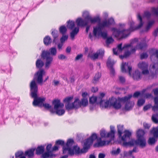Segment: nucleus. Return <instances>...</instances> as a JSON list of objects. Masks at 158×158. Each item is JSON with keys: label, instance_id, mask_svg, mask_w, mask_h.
Here are the masks:
<instances>
[{"label": "nucleus", "instance_id": "nucleus-15", "mask_svg": "<svg viewBox=\"0 0 158 158\" xmlns=\"http://www.w3.org/2000/svg\"><path fill=\"white\" fill-rule=\"evenodd\" d=\"M138 67L142 70V73L144 75L148 74L149 73V71L148 68V63L141 62L138 64Z\"/></svg>", "mask_w": 158, "mask_h": 158}, {"label": "nucleus", "instance_id": "nucleus-13", "mask_svg": "<svg viewBox=\"0 0 158 158\" xmlns=\"http://www.w3.org/2000/svg\"><path fill=\"white\" fill-rule=\"evenodd\" d=\"M100 135L102 138L109 137L110 139L112 140L113 139L114 136V127L113 126H110V131L107 133L106 131L102 130L101 131Z\"/></svg>", "mask_w": 158, "mask_h": 158}, {"label": "nucleus", "instance_id": "nucleus-55", "mask_svg": "<svg viewBox=\"0 0 158 158\" xmlns=\"http://www.w3.org/2000/svg\"><path fill=\"white\" fill-rule=\"evenodd\" d=\"M151 15L150 12L148 11L145 12L144 14V16L147 18H149L151 17Z\"/></svg>", "mask_w": 158, "mask_h": 158}, {"label": "nucleus", "instance_id": "nucleus-35", "mask_svg": "<svg viewBox=\"0 0 158 158\" xmlns=\"http://www.w3.org/2000/svg\"><path fill=\"white\" fill-rule=\"evenodd\" d=\"M73 103L74 108H77L81 106L80 102H79V99L78 98L76 99Z\"/></svg>", "mask_w": 158, "mask_h": 158}, {"label": "nucleus", "instance_id": "nucleus-44", "mask_svg": "<svg viewBox=\"0 0 158 158\" xmlns=\"http://www.w3.org/2000/svg\"><path fill=\"white\" fill-rule=\"evenodd\" d=\"M145 100L143 99H139L137 102V105L139 106H142L145 103Z\"/></svg>", "mask_w": 158, "mask_h": 158}, {"label": "nucleus", "instance_id": "nucleus-64", "mask_svg": "<svg viewBox=\"0 0 158 158\" xmlns=\"http://www.w3.org/2000/svg\"><path fill=\"white\" fill-rule=\"evenodd\" d=\"M154 100V104H158V96L155 97Z\"/></svg>", "mask_w": 158, "mask_h": 158}, {"label": "nucleus", "instance_id": "nucleus-19", "mask_svg": "<svg viewBox=\"0 0 158 158\" xmlns=\"http://www.w3.org/2000/svg\"><path fill=\"white\" fill-rule=\"evenodd\" d=\"M131 96V97L128 99L127 100H126V101H120V103H121V102H127L125 106V108L126 110H130L132 108V107L134 105V102H128V101L130 100V99L132 97V95H129L128 96H125V97H128L129 96ZM121 105V104H120Z\"/></svg>", "mask_w": 158, "mask_h": 158}, {"label": "nucleus", "instance_id": "nucleus-17", "mask_svg": "<svg viewBox=\"0 0 158 158\" xmlns=\"http://www.w3.org/2000/svg\"><path fill=\"white\" fill-rule=\"evenodd\" d=\"M104 54V51L102 50H99L96 53L92 54L89 52L88 54V57L91 59L95 60L97 59L98 57H102Z\"/></svg>", "mask_w": 158, "mask_h": 158}, {"label": "nucleus", "instance_id": "nucleus-6", "mask_svg": "<svg viewBox=\"0 0 158 158\" xmlns=\"http://www.w3.org/2000/svg\"><path fill=\"white\" fill-rule=\"evenodd\" d=\"M151 59L152 62H155L150 66L151 76L154 77L158 72V49H155L153 50V53L151 56Z\"/></svg>", "mask_w": 158, "mask_h": 158}, {"label": "nucleus", "instance_id": "nucleus-14", "mask_svg": "<svg viewBox=\"0 0 158 158\" xmlns=\"http://www.w3.org/2000/svg\"><path fill=\"white\" fill-rule=\"evenodd\" d=\"M146 46V44H140L136 45L135 48L131 49V51L126 52L124 56H121V58L123 59L124 57H126L129 56L131 54L134 53L136 49H142Z\"/></svg>", "mask_w": 158, "mask_h": 158}, {"label": "nucleus", "instance_id": "nucleus-36", "mask_svg": "<svg viewBox=\"0 0 158 158\" xmlns=\"http://www.w3.org/2000/svg\"><path fill=\"white\" fill-rule=\"evenodd\" d=\"M44 42L46 45H48L50 44L51 42V40L50 38L48 36H46L44 39Z\"/></svg>", "mask_w": 158, "mask_h": 158}, {"label": "nucleus", "instance_id": "nucleus-20", "mask_svg": "<svg viewBox=\"0 0 158 158\" xmlns=\"http://www.w3.org/2000/svg\"><path fill=\"white\" fill-rule=\"evenodd\" d=\"M127 69L128 71L129 74L131 75V72L132 70V67L128 65V63H123L121 66V71L122 72H126L127 71Z\"/></svg>", "mask_w": 158, "mask_h": 158}, {"label": "nucleus", "instance_id": "nucleus-1", "mask_svg": "<svg viewBox=\"0 0 158 158\" xmlns=\"http://www.w3.org/2000/svg\"><path fill=\"white\" fill-rule=\"evenodd\" d=\"M45 73V72L44 70L40 69L35 75L33 80L30 84L31 95V97L34 99L33 104L35 106H39L40 104L43 103L45 100L44 98L37 97L38 86L35 82L36 81L38 83L41 84L43 82V76L44 75Z\"/></svg>", "mask_w": 158, "mask_h": 158}, {"label": "nucleus", "instance_id": "nucleus-62", "mask_svg": "<svg viewBox=\"0 0 158 158\" xmlns=\"http://www.w3.org/2000/svg\"><path fill=\"white\" fill-rule=\"evenodd\" d=\"M158 33V28H156L154 31L153 33V35L155 36L156 37L157 36Z\"/></svg>", "mask_w": 158, "mask_h": 158}, {"label": "nucleus", "instance_id": "nucleus-31", "mask_svg": "<svg viewBox=\"0 0 158 158\" xmlns=\"http://www.w3.org/2000/svg\"><path fill=\"white\" fill-rule=\"evenodd\" d=\"M44 65V62L40 59H38L36 62V67L38 68H42Z\"/></svg>", "mask_w": 158, "mask_h": 158}, {"label": "nucleus", "instance_id": "nucleus-39", "mask_svg": "<svg viewBox=\"0 0 158 158\" xmlns=\"http://www.w3.org/2000/svg\"><path fill=\"white\" fill-rule=\"evenodd\" d=\"M67 27L70 29H72L75 26L74 22L73 21H70V20L68 22Z\"/></svg>", "mask_w": 158, "mask_h": 158}, {"label": "nucleus", "instance_id": "nucleus-34", "mask_svg": "<svg viewBox=\"0 0 158 158\" xmlns=\"http://www.w3.org/2000/svg\"><path fill=\"white\" fill-rule=\"evenodd\" d=\"M50 53V55L55 56L56 55L57 51L55 48L52 47L49 49V51H48Z\"/></svg>", "mask_w": 158, "mask_h": 158}, {"label": "nucleus", "instance_id": "nucleus-49", "mask_svg": "<svg viewBox=\"0 0 158 158\" xmlns=\"http://www.w3.org/2000/svg\"><path fill=\"white\" fill-rule=\"evenodd\" d=\"M148 56V55L146 53H143L140 55V58L141 59L147 58Z\"/></svg>", "mask_w": 158, "mask_h": 158}, {"label": "nucleus", "instance_id": "nucleus-4", "mask_svg": "<svg viewBox=\"0 0 158 158\" xmlns=\"http://www.w3.org/2000/svg\"><path fill=\"white\" fill-rule=\"evenodd\" d=\"M137 18L139 21V23L137 27L134 26V23L131 21L130 22V28L128 29L120 31L115 28H112V31H113V35L116 37L121 36L122 38H125L129 35L131 31L140 28L143 26V23L142 21V18L139 14H138Z\"/></svg>", "mask_w": 158, "mask_h": 158}, {"label": "nucleus", "instance_id": "nucleus-46", "mask_svg": "<svg viewBox=\"0 0 158 158\" xmlns=\"http://www.w3.org/2000/svg\"><path fill=\"white\" fill-rule=\"evenodd\" d=\"M121 150L119 148H118L116 150H113L111 152L112 155H118L120 152Z\"/></svg>", "mask_w": 158, "mask_h": 158}, {"label": "nucleus", "instance_id": "nucleus-51", "mask_svg": "<svg viewBox=\"0 0 158 158\" xmlns=\"http://www.w3.org/2000/svg\"><path fill=\"white\" fill-rule=\"evenodd\" d=\"M68 36L67 35H63L60 39L61 43H63L64 41L68 39Z\"/></svg>", "mask_w": 158, "mask_h": 158}, {"label": "nucleus", "instance_id": "nucleus-41", "mask_svg": "<svg viewBox=\"0 0 158 158\" xmlns=\"http://www.w3.org/2000/svg\"><path fill=\"white\" fill-rule=\"evenodd\" d=\"M15 155L16 158L19 157V158H26L25 156L23 155V153L21 151H19L16 153Z\"/></svg>", "mask_w": 158, "mask_h": 158}, {"label": "nucleus", "instance_id": "nucleus-38", "mask_svg": "<svg viewBox=\"0 0 158 158\" xmlns=\"http://www.w3.org/2000/svg\"><path fill=\"white\" fill-rule=\"evenodd\" d=\"M115 63V62L114 61H112L111 59L109 57L107 62V66L108 67H113V65Z\"/></svg>", "mask_w": 158, "mask_h": 158}, {"label": "nucleus", "instance_id": "nucleus-29", "mask_svg": "<svg viewBox=\"0 0 158 158\" xmlns=\"http://www.w3.org/2000/svg\"><path fill=\"white\" fill-rule=\"evenodd\" d=\"M151 133H152L154 137L157 138L158 137V126L156 127H154L151 131Z\"/></svg>", "mask_w": 158, "mask_h": 158}, {"label": "nucleus", "instance_id": "nucleus-28", "mask_svg": "<svg viewBox=\"0 0 158 158\" xmlns=\"http://www.w3.org/2000/svg\"><path fill=\"white\" fill-rule=\"evenodd\" d=\"M44 150V147L42 146L37 147L36 150V153L37 155H40L43 153Z\"/></svg>", "mask_w": 158, "mask_h": 158}, {"label": "nucleus", "instance_id": "nucleus-42", "mask_svg": "<svg viewBox=\"0 0 158 158\" xmlns=\"http://www.w3.org/2000/svg\"><path fill=\"white\" fill-rule=\"evenodd\" d=\"M59 31L60 33L64 34L67 31V28L66 27L64 26H61L59 28Z\"/></svg>", "mask_w": 158, "mask_h": 158}, {"label": "nucleus", "instance_id": "nucleus-12", "mask_svg": "<svg viewBox=\"0 0 158 158\" xmlns=\"http://www.w3.org/2000/svg\"><path fill=\"white\" fill-rule=\"evenodd\" d=\"M41 56L43 59L46 60L45 67L48 69L53 60V57L50 55V53L48 51H43L41 54Z\"/></svg>", "mask_w": 158, "mask_h": 158}, {"label": "nucleus", "instance_id": "nucleus-9", "mask_svg": "<svg viewBox=\"0 0 158 158\" xmlns=\"http://www.w3.org/2000/svg\"><path fill=\"white\" fill-rule=\"evenodd\" d=\"M123 129V125H119L118 126V131L119 137L121 142H122V145L123 146L124 143L127 142V141L129 140L131 133L128 131L126 130L124 132L123 136H122L121 135Z\"/></svg>", "mask_w": 158, "mask_h": 158}, {"label": "nucleus", "instance_id": "nucleus-40", "mask_svg": "<svg viewBox=\"0 0 158 158\" xmlns=\"http://www.w3.org/2000/svg\"><path fill=\"white\" fill-rule=\"evenodd\" d=\"M101 77V74L100 73H97L95 76L94 79L93 81V82L96 83L98 81L99 79Z\"/></svg>", "mask_w": 158, "mask_h": 158}, {"label": "nucleus", "instance_id": "nucleus-47", "mask_svg": "<svg viewBox=\"0 0 158 158\" xmlns=\"http://www.w3.org/2000/svg\"><path fill=\"white\" fill-rule=\"evenodd\" d=\"M154 23V21L153 20L149 22L146 27V30L147 31L150 28Z\"/></svg>", "mask_w": 158, "mask_h": 158}, {"label": "nucleus", "instance_id": "nucleus-25", "mask_svg": "<svg viewBox=\"0 0 158 158\" xmlns=\"http://www.w3.org/2000/svg\"><path fill=\"white\" fill-rule=\"evenodd\" d=\"M79 31V27H76L70 33V37L72 40H73L74 39L75 35H77Z\"/></svg>", "mask_w": 158, "mask_h": 158}, {"label": "nucleus", "instance_id": "nucleus-48", "mask_svg": "<svg viewBox=\"0 0 158 158\" xmlns=\"http://www.w3.org/2000/svg\"><path fill=\"white\" fill-rule=\"evenodd\" d=\"M52 33L54 39L53 41H55V39L58 36V35L57 34V32L56 31L54 30L52 31Z\"/></svg>", "mask_w": 158, "mask_h": 158}, {"label": "nucleus", "instance_id": "nucleus-8", "mask_svg": "<svg viewBox=\"0 0 158 158\" xmlns=\"http://www.w3.org/2000/svg\"><path fill=\"white\" fill-rule=\"evenodd\" d=\"M96 139H97V142L94 144V146L96 147H102L108 145L110 144L111 141V140L107 141L102 140L101 138H98L97 135L96 134L94 133L89 138L85 141V142H84V145H85V143L88 140L89 141L91 140H93L92 142L89 146V149L90 146L93 143V141Z\"/></svg>", "mask_w": 158, "mask_h": 158}, {"label": "nucleus", "instance_id": "nucleus-53", "mask_svg": "<svg viewBox=\"0 0 158 158\" xmlns=\"http://www.w3.org/2000/svg\"><path fill=\"white\" fill-rule=\"evenodd\" d=\"M64 144V142L61 140H58L56 141V145H60L63 146Z\"/></svg>", "mask_w": 158, "mask_h": 158}, {"label": "nucleus", "instance_id": "nucleus-45", "mask_svg": "<svg viewBox=\"0 0 158 158\" xmlns=\"http://www.w3.org/2000/svg\"><path fill=\"white\" fill-rule=\"evenodd\" d=\"M98 101V98L96 97H92L89 98V102L91 103H94L96 102L97 100Z\"/></svg>", "mask_w": 158, "mask_h": 158}, {"label": "nucleus", "instance_id": "nucleus-2", "mask_svg": "<svg viewBox=\"0 0 158 158\" xmlns=\"http://www.w3.org/2000/svg\"><path fill=\"white\" fill-rule=\"evenodd\" d=\"M92 140H91L89 141L88 140L85 143L83 148L80 150L79 147L77 145H73L74 141L73 139L68 140L65 146H64L63 148V154L65 155L60 158H67L68 156V154L73 156L74 153L78 154L86 153L89 149V146L92 142Z\"/></svg>", "mask_w": 158, "mask_h": 158}, {"label": "nucleus", "instance_id": "nucleus-52", "mask_svg": "<svg viewBox=\"0 0 158 158\" xmlns=\"http://www.w3.org/2000/svg\"><path fill=\"white\" fill-rule=\"evenodd\" d=\"M52 146V145L51 144H49L47 146L46 149L47 152H52V148H51Z\"/></svg>", "mask_w": 158, "mask_h": 158}, {"label": "nucleus", "instance_id": "nucleus-10", "mask_svg": "<svg viewBox=\"0 0 158 158\" xmlns=\"http://www.w3.org/2000/svg\"><path fill=\"white\" fill-rule=\"evenodd\" d=\"M138 41V40L137 39L135 38L131 40L130 44H125L123 48L122 47V43L119 44L118 45L117 48L113 49V52L114 54L115 55H117L121 52L123 49L131 46L133 44L137 42Z\"/></svg>", "mask_w": 158, "mask_h": 158}, {"label": "nucleus", "instance_id": "nucleus-54", "mask_svg": "<svg viewBox=\"0 0 158 158\" xmlns=\"http://www.w3.org/2000/svg\"><path fill=\"white\" fill-rule=\"evenodd\" d=\"M152 110L154 111H158V104H154V105L152 106Z\"/></svg>", "mask_w": 158, "mask_h": 158}, {"label": "nucleus", "instance_id": "nucleus-21", "mask_svg": "<svg viewBox=\"0 0 158 158\" xmlns=\"http://www.w3.org/2000/svg\"><path fill=\"white\" fill-rule=\"evenodd\" d=\"M133 78L134 80H139L142 78V73L138 70H136L133 74Z\"/></svg>", "mask_w": 158, "mask_h": 158}, {"label": "nucleus", "instance_id": "nucleus-50", "mask_svg": "<svg viewBox=\"0 0 158 158\" xmlns=\"http://www.w3.org/2000/svg\"><path fill=\"white\" fill-rule=\"evenodd\" d=\"M113 41L114 40L112 37H109L106 40V43L107 44H109L112 43L113 42Z\"/></svg>", "mask_w": 158, "mask_h": 158}, {"label": "nucleus", "instance_id": "nucleus-59", "mask_svg": "<svg viewBox=\"0 0 158 158\" xmlns=\"http://www.w3.org/2000/svg\"><path fill=\"white\" fill-rule=\"evenodd\" d=\"M82 56L83 55L81 54L77 55L75 59V60L77 61L79 60V59H81L82 57Z\"/></svg>", "mask_w": 158, "mask_h": 158}, {"label": "nucleus", "instance_id": "nucleus-22", "mask_svg": "<svg viewBox=\"0 0 158 158\" xmlns=\"http://www.w3.org/2000/svg\"><path fill=\"white\" fill-rule=\"evenodd\" d=\"M78 26H85L87 25L88 24V22L83 20L81 18H79L76 20Z\"/></svg>", "mask_w": 158, "mask_h": 158}, {"label": "nucleus", "instance_id": "nucleus-56", "mask_svg": "<svg viewBox=\"0 0 158 158\" xmlns=\"http://www.w3.org/2000/svg\"><path fill=\"white\" fill-rule=\"evenodd\" d=\"M119 79L120 81L122 83H124L125 81V78L122 76H119Z\"/></svg>", "mask_w": 158, "mask_h": 158}, {"label": "nucleus", "instance_id": "nucleus-33", "mask_svg": "<svg viewBox=\"0 0 158 158\" xmlns=\"http://www.w3.org/2000/svg\"><path fill=\"white\" fill-rule=\"evenodd\" d=\"M43 106L45 108L49 109L51 113H54L55 112V111L52 108L51 106L49 104L43 103Z\"/></svg>", "mask_w": 158, "mask_h": 158}, {"label": "nucleus", "instance_id": "nucleus-16", "mask_svg": "<svg viewBox=\"0 0 158 158\" xmlns=\"http://www.w3.org/2000/svg\"><path fill=\"white\" fill-rule=\"evenodd\" d=\"M73 99V97H70L65 98L63 100L64 102L66 103L65 106L66 109L68 110L74 108L73 103H71Z\"/></svg>", "mask_w": 158, "mask_h": 158}, {"label": "nucleus", "instance_id": "nucleus-24", "mask_svg": "<svg viewBox=\"0 0 158 158\" xmlns=\"http://www.w3.org/2000/svg\"><path fill=\"white\" fill-rule=\"evenodd\" d=\"M35 148H32L28 151H26L25 155L27 156L29 158L33 157L34 156V152Z\"/></svg>", "mask_w": 158, "mask_h": 158}, {"label": "nucleus", "instance_id": "nucleus-27", "mask_svg": "<svg viewBox=\"0 0 158 158\" xmlns=\"http://www.w3.org/2000/svg\"><path fill=\"white\" fill-rule=\"evenodd\" d=\"M157 138L154 137H150L148 141V144L151 145H155L156 142L157 141Z\"/></svg>", "mask_w": 158, "mask_h": 158}, {"label": "nucleus", "instance_id": "nucleus-58", "mask_svg": "<svg viewBox=\"0 0 158 158\" xmlns=\"http://www.w3.org/2000/svg\"><path fill=\"white\" fill-rule=\"evenodd\" d=\"M58 58L60 60H64L66 58V57L63 54H60L58 56Z\"/></svg>", "mask_w": 158, "mask_h": 158}, {"label": "nucleus", "instance_id": "nucleus-26", "mask_svg": "<svg viewBox=\"0 0 158 158\" xmlns=\"http://www.w3.org/2000/svg\"><path fill=\"white\" fill-rule=\"evenodd\" d=\"M90 22L91 23L94 24L96 23H99L100 21V19L98 17H96L92 18L91 17H89V19L87 22Z\"/></svg>", "mask_w": 158, "mask_h": 158}, {"label": "nucleus", "instance_id": "nucleus-63", "mask_svg": "<svg viewBox=\"0 0 158 158\" xmlns=\"http://www.w3.org/2000/svg\"><path fill=\"white\" fill-rule=\"evenodd\" d=\"M153 91L155 95H158V88L153 89Z\"/></svg>", "mask_w": 158, "mask_h": 158}, {"label": "nucleus", "instance_id": "nucleus-7", "mask_svg": "<svg viewBox=\"0 0 158 158\" xmlns=\"http://www.w3.org/2000/svg\"><path fill=\"white\" fill-rule=\"evenodd\" d=\"M102 28L98 24V26L94 27L93 30V35L91 33L89 34V38L93 40L94 39V37H97L100 36L102 37L103 39H106L107 38V34L106 31H102Z\"/></svg>", "mask_w": 158, "mask_h": 158}, {"label": "nucleus", "instance_id": "nucleus-18", "mask_svg": "<svg viewBox=\"0 0 158 158\" xmlns=\"http://www.w3.org/2000/svg\"><path fill=\"white\" fill-rule=\"evenodd\" d=\"M114 23V19L112 18H110L108 21H103L102 23H99L98 24L103 28L105 27H109L110 25Z\"/></svg>", "mask_w": 158, "mask_h": 158}, {"label": "nucleus", "instance_id": "nucleus-61", "mask_svg": "<svg viewBox=\"0 0 158 158\" xmlns=\"http://www.w3.org/2000/svg\"><path fill=\"white\" fill-rule=\"evenodd\" d=\"M110 71V73L114 75L115 73V70L113 67H109Z\"/></svg>", "mask_w": 158, "mask_h": 158}, {"label": "nucleus", "instance_id": "nucleus-3", "mask_svg": "<svg viewBox=\"0 0 158 158\" xmlns=\"http://www.w3.org/2000/svg\"><path fill=\"white\" fill-rule=\"evenodd\" d=\"M105 94L103 93L100 94V96L98 97V101L99 102L100 106L101 108H106L113 106L116 109H118L121 108V106L120 101H126L131 96L130 95L128 97H124L122 98H118L117 99L115 98H112L108 100H102V98L105 96Z\"/></svg>", "mask_w": 158, "mask_h": 158}, {"label": "nucleus", "instance_id": "nucleus-23", "mask_svg": "<svg viewBox=\"0 0 158 158\" xmlns=\"http://www.w3.org/2000/svg\"><path fill=\"white\" fill-rule=\"evenodd\" d=\"M56 156V155L53 154L52 152H48L43 154L42 157L43 158H53Z\"/></svg>", "mask_w": 158, "mask_h": 158}, {"label": "nucleus", "instance_id": "nucleus-37", "mask_svg": "<svg viewBox=\"0 0 158 158\" xmlns=\"http://www.w3.org/2000/svg\"><path fill=\"white\" fill-rule=\"evenodd\" d=\"M81 106H86L88 104V101L87 98H84L82 99L80 102Z\"/></svg>", "mask_w": 158, "mask_h": 158}, {"label": "nucleus", "instance_id": "nucleus-43", "mask_svg": "<svg viewBox=\"0 0 158 158\" xmlns=\"http://www.w3.org/2000/svg\"><path fill=\"white\" fill-rule=\"evenodd\" d=\"M83 16L85 18L86 20L87 21L89 19V17H90L91 16L89 15V13L87 11H85L83 14Z\"/></svg>", "mask_w": 158, "mask_h": 158}, {"label": "nucleus", "instance_id": "nucleus-60", "mask_svg": "<svg viewBox=\"0 0 158 158\" xmlns=\"http://www.w3.org/2000/svg\"><path fill=\"white\" fill-rule=\"evenodd\" d=\"M140 95V93L139 92H135L133 95V97L134 98H137Z\"/></svg>", "mask_w": 158, "mask_h": 158}, {"label": "nucleus", "instance_id": "nucleus-32", "mask_svg": "<svg viewBox=\"0 0 158 158\" xmlns=\"http://www.w3.org/2000/svg\"><path fill=\"white\" fill-rule=\"evenodd\" d=\"M137 152L138 151L136 148H135L133 149L132 150L128 152H124V155L125 156H131V155L133 152Z\"/></svg>", "mask_w": 158, "mask_h": 158}, {"label": "nucleus", "instance_id": "nucleus-5", "mask_svg": "<svg viewBox=\"0 0 158 158\" xmlns=\"http://www.w3.org/2000/svg\"><path fill=\"white\" fill-rule=\"evenodd\" d=\"M145 133L143 130L139 129L136 132L137 140L132 139L128 142H124L123 143V146L138 145L142 148H144L146 144V140L144 137Z\"/></svg>", "mask_w": 158, "mask_h": 158}, {"label": "nucleus", "instance_id": "nucleus-57", "mask_svg": "<svg viewBox=\"0 0 158 158\" xmlns=\"http://www.w3.org/2000/svg\"><path fill=\"white\" fill-rule=\"evenodd\" d=\"M151 106V105L150 104L146 105L144 107L143 110L145 111H146L150 109Z\"/></svg>", "mask_w": 158, "mask_h": 158}, {"label": "nucleus", "instance_id": "nucleus-11", "mask_svg": "<svg viewBox=\"0 0 158 158\" xmlns=\"http://www.w3.org/2000/svg\"><path fill=\"white\" fill-rule=\"evenodd\" d=\"M52 104L54 106V109L56 110V113L59 115L64 114L65 110L64 109L59 110V108H62L64 106L63 104L60 103L59 100H55L52 101Z\"/></svg>", "mask_w": 158, "mask_h": 158}, {"label": "nucleus", "instance_id": "nucleus-30", "mask_svg": "<svg viewBox=\"0 0 158 158\" xmlns=\"http://www.w3.org/2000/svg\"><path fill=\"white\" fill-rule=\"evenodd\" d=\"M152 122L156 124L158 123V113L153 114L152 117Z\"/></svg>", "mask_w": 158, "mask_h": 158}]
</instances>
